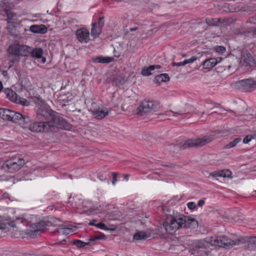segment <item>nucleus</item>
<instances>
[{
    "mask_svg": "<svg viewBox=\"0 0 256 256\" xmlns=\"http://www.w3.org/2000/svg\"><path fill=\"white\" fill-rule=\"evenodd\" d=\"M241 241H229L228 242L223 241H196L192 245L193 254L195 256H209V252L206 250L210 245L220 248L229 249L235 245L239 244ZM244 246L250 250H256V241H242Z\"/></svg>",
    "mask_w": 256,
    "mask_h": 256,
    "instance_id": "nucleus-1",
    "label": "nucleus"
},
{
    "mask_svg": "<svg viewBox=\"0 0 256 256\" xmlns=\"http://www.w3.org/2000/svg\"><path fill=\"white\" fill-rule=\"evenodd\" d=\"M230 134V132L226 130H216L210 134L201 135L198 137L188 139L180 146L181 149H186L189 148H200L210 143L214 139L220 136H225Z\"/></svg>",
    "mask_w": 256,
    "mask_h": 256,
    "instance_id": "nucleus-2",
    "label": "nucleus"
},
{
    "mask_svg": "<svg viewBox=\"0 0 256 256\" xmlns=\"http://www.w3.org/2000/svg\"><path fill=\"white\" fill-rule=\"evenodd\" d=\"M166 230L169 233L180 228H195L198 226V222L194 218L181 215L168 218L163 224Z\"/></svg>",
    "mask_w": 256,
    "mask_h": 256,
    "instance_id": "nucleus-3",
    "label": "nucleus"
},
{
    "mask_svg": "<svg viewBox=\"0 0 256 256\" xmlns=\"http://www.w3.org/2000/svg\"><path fill=\"white\" fill-rule=\"evenodd\" d=\"M159 108V102L157 101L144 100L136 109V114L143 116L146 114H152Z\"/></svg>",
    "mask_w": 256,
    "mask_h": 256,
    "instance_id": "nucleus-4",
    "label": "nucleus"
},
{
    "mask_svg": "<svg viewBox=\"0 0 256 256\" xmlns=\"http://www.w3.org/2000/svg\"><path fill=\"white\" fill-rule=\"evenodd\" d=\"M52 225V222L50 221L42 220L38 222L32 224L30 226V230H28V234L30 238H36L40 234L44 232L47 226Z\"/></svg>",
    "mask_w": 256,
    "mask_h": 256,
    "instance_id": "nucleus-5",
    "label": "nucleus"
},
{
    "mask_svg": "<svg viewBox=\"0 0 256 256\" xmlns=\"http://www.w3.org/2000/svg\"><path fill=\"white\" fill-rule=\"evenodd\" d=\"M56 114L50 108L46 105H42L38 108L37 116L41 120L51 123Z\"/></svg>",
    "mask_w": 256,
    "mask_h": 256,
    "instance_id": "nucleus-6",
    "label": "nucleus"
},
{
    "mask_svg": "<svg viewBox=\"0 0 256 256\" xmlns=\"http://www.w3.org/2000/svg\"><path fill=\"white\" fill-rule=\"evenodd\" d=\"M234 86L244 92L251 91L256 88V80L248 78L236 82Z\"/></svg>",
    "mask_w": 256,
    "mask_h": 256,
    "instance_id": "nucleus-7",
    "label": "nucleus"
},
{
    "mask_svg": "<svg viewBox=\"0 0 256 256\" xmlns=\"http://www.w3.org/2000/svg\"><path fill=\"white\" fill-rule=\"evenodd\" d=\"M8 51L10 54L14 55L27 56L30 54V48L25 45L16 44L10 46Z\"/></svg>",
    "mask_w": 256,
    "mask_h": 256,
    "instance_id": "nucleus-8",
    "label": "nucleus"
},
{
    "mask_svg": "<svg viewBox=\"0 0 256 256\" xmlns=\"http://www.w3.org/2000/svg\"><path fill=\"white\" fill-rule=\"evenodd\" d=\"M52 123L42 120L31 124L28 128L35 132H48L52 130Z\"/></svg>",
    "mask_w": 256,
    "mask_h": 256,
    "instance_id": "nucleus-9",
    "label": "nucleus"
},
{
    "mask_svg": "<svg viewBox=\"0 0 256 256\" xmlns=\"http://www.w3.org/2000/svg\"><path fill=\"white\" fill-rule=\"evenodd\" d=\"M3 92L6 96V98L12 102L22 104L24 106H28L30 104L29 102L26 99L21 98L11 89L5 88Z\"/></svg>",
    "mask_w": 256,
    "mask_h": 256,
    "instance_id": "nucleus-10",
    "label": "nucleus"
},
{
    "mask_svg": "<svg viewBox=\"0 0 256 256\" xmlns=\"http://www.w3.org/2000/svg\"><path fill=\"white\" fill-rule=\"evenodd\" d=\"M51 123L53 124L52 130H54V127L66 130H70L71 127V125L67 121L56 114Z\"/></svg>",
    "mask_w": 256,
    "mask_h": 256,
    "instance_id": "nucleus-11",
    "label": "nucleus"
},
{
    "mask_svg": "<svg viewBox=\"0 0 256 256\" xmlns=\"http://www.w3.org/2000/svg\"><path fill=\"white\" fill-rule=\"evenodd\" d=\"M25 164V162L22 158H20L17 162L12 163L5 162L2 166L3 169H8L10 172H14L19 170Z\"/></svg>",
    "mask_w": 256,
    "mask_h": 256,
    "instance_id": "nucleus-12",
    "label": "nucleus"
},
{
    "mask_svg": "<svg viewBox=\"0 0 256 256\" xmlns=\"http://www.w3.org/2000/svg\"><path fill=\"white\" fill-rule=\"evenodd\" d=\"M254 59L252 56L246 51L242 52L240 64L245 68H249L254 63Z\"/></svg>",
    "mask_w": 256,
    "mask_h": 256,
    "instance_id": "nucleus-13",
    "label": "nucleus"
},
{
    "mask_svg": "<svg viewBox=\"0 0 256 256\" xmlns=\"http://www.w3.org/2000/svg\"><path fill=\"white\" fill-rule=\"evenodd\" d=\"M222 238L226 239V240H232V239H234V240H252L253 239H256V236H246L237 238V236L234 234L230 235V236L226 235H221L216 236L214 240H221Z\"/></svg>",
    "mask_w": 256,
    "mask_h": 256,
    "instance_id": "nucleus-14",
    "label": "nucleus"
},
{
    "mask_svg": "<svg viewBox=\"0 0 256 256\" xmlns=\"http://www.w3.org/2000/svg\"><path fill=\"white\" fill-rule=\"evenodd\" d=\"M78 40L80 42H88L89 41L90 32L86 28H80L76 32Z\"/></svg>",
    "mask_w": 256,
    "mask_h": 256,
    "instance_id": "nucleus-15",
    "label": "nucleus"
},
{
    "mask_svg": "<svg viewBox=\"0 0 256 256\" xmlns=\"http://www.w3.org/2000/svg\"><path fill=\"white\" fill-rule=\"evenodd\" d=\"M12 118L10 120L14 122H20V124L28 123L30 120L29 118L24 116L19 112H16L14 111H12Z\"/></svg>",
    "mask_w": 256,
    "mask_h": 256,
    "instance_id": "nucleus-16",
    "label": "nucleus"
},
{
    "mask_svg": "<svg viewBox=\"0 0 256 256\" xmlns=\"http://www.w3.org/2000/svg\"><path fill=\"white\" fill-rule=\"evenodd\" d=\"M190 106L186 104H180L174 108V110H171V112L175 114L183 115L190 112Z\"/></svg>",
    "mask_w": 256,
    "mask_h": 256,
    "instance_id": "nucleus-17",
    "label": "nucleus"
},
{
    "mask_svg": "<svg viewBox=\"0 0 256 256\" xmlns=\"http://www.w3.org/2000/svg\"><path fill=\"white\" fill-rule=\"evenodd\" d=\"M78 228L76 226H70L66 228H61L54 230L53 233L56 235H68L75 232Z\"/></svg>",
    "mask_w": 256,
    "mask_h": 256,
    "instance_id": "nucleus-18",
    "label": "nucleus"
},
{
    "mask_svg": "<svg viewBox=\"0 0 256 256\" xmlns=\"http://www.w3.org/2000/svg\"><path fill=\"white\" fill-rule=\"evenodd\" d=\"M43 50L41 48H36L32 49L30 48V56L37 58H42V62L45 63L46 62V58L42 57Z\"/></svg>",
    "mask_w": 256,
    "mask_h": 256,
    "instance_id": "nucleus-19",
    "label": "nucleus"
},
{
    "mask_svg": "<svg viewBox=\"0 0 256 256\" xmlns=\"http://www.w3.org/2000/svg\"><path fill=\"white\" fill-rule=\"evenodd\" d=\"M30 30L34 33L43 34L46 32L47 28L44 24H34L30 26Z\"/></svg>",
    "mask_w": 256,
    "mask_h": 256,
    "instance_id": "nucleus-20",
    "label": "nucleus"
},
{
    "mask_svg": "<svg viewBox=\"0 0 256 256\" xmlns=\"http://www.w3.org/2000/svg\"><path fill=\"white\" fill-rule=\"evenodd\" d=\"M114 60V58L110 56H102L94 57L92 58V60L96 63L100 64H108Z\"/></svg>",
    "mask_w": 256,
    "mask_h": 256,
    "instance_id": "nucleus-21",
    "label": "nucleus"
},
{
    "mask_svg": "<svg viewBox=\"0 0 256 256\" xmlns=\"http://www.w3.org/2000/svg\"><path fill=\"white\" fill-rule=\"evenodd\" d=\"M150 238V234L144 231H138L134 236V240H140Z\"/></svg>",
    "mask_w": 256,
    "mask_h": 256,
    "instance_id": "nucleus-22",
    "label": "nucleus"
},
{
    "mask_svg": "<svg viewBox=\"0 0 256 256\" xmlns=\"http://www.w3.org/2000/svg\"><path fill=\"white\" fill-rule=\"evenodd\" d=\"M218 62L216 58H209L206 60L203 63L204 68L206 69H210L214 66Z\"/></svg>",
    "mask_w": 256,
    "mask_h": 256,
    "instance_id": "nucleus-23",
    "label": "nucleus"
},
{
    "mask_svg": "<svg viewBox=\"0 0 256 256\" xmlns=\"http://www.w3.org/2000/svg\"><path fill=\"white\" fill-rule=\"evenodd\" d=\"M102 106V105L98 100L96 101L94 100H92L90 108L93 114L94 113H96L98 110H101Z\"/></svg>",
    "mask_w": 256,
    "mask_h": 256,
    "instance_id": "nucleus-24",
    "label": "nucleus"
},
{
    "mask_svg": "<svg viewBox=\"0 0 256 256\" xmlns=\"http://www.w3.org/2000/svg\"><path fill=\"white\" fill-rule=\"evenodd\" d=\"M108 111L104 110L102 107H101V110H98L96 113H94L93 115L95 116V118L98 120H102L106 116L108 115Z\"/></svg>",
    "mask_w": 256,
    "mask_h": 256,
    "instance_id": "nucleus-25",
    "label": "nucleus"
},
{
    "mask_svg": "<svg viewBox=\"0 0 256 256\" xmlns=\"http://www.w3.org/2000/svg\"><path fill=\"white\" fill-rule=\"evenodd\" d=\"M170 80V78L167 74H162L155 77L156 82L160 84L162 82H166Z\"/></svg>",
    "mask_w": 256,
    "mask_h": 256,
    "instance_id": "nucleus-26",
    "label": "nucleus"
},
{
    "mask_svg": "<svg viewBox=\"0 0 256 256\" xmlns=\"http://www.w3.org/2000/svg\"><path fill=\"white\" fill-rule=\"evenodd\" d=\"M96 23L92 24V28L91 30V35L94 38H98L102 30L100 28H96Z\"/></svg>",
    "mask_w": 256,
    "mask_h": 256,
    "instance_id": "nucleus-27",
    "label": "nucleus"
},
{
    "mask_svg": "<svg viewBox=\"0 0 256 256\" xmlns=\"http://www.w3.org/2000/svg\"><path fill=\"white\" fill-rule=\"evenodd\" d=\"M154 70V66H150L148 68L144 67L141 72V74L144 76H148L152 74L151 72Z\"/></svg>",
    "mask_w": 256,
    "mask_h": 256,
    "instance_id": "nucleus-28",
    "label": "nucleus"
},
{
    "mask_svg": "<svg viewBox=\"0 0 256 256\" xmlns=\"http://www.w3.org/2000/svg\"><path fill=\"white\" fill-rule=\"evenodd\" d=\"M4 15L6 16L8 18L7 21L8 23H12V18L16 16V14H14L12 12L8 10H6L4 11Z\"/></svg>",
    "mask_w": 256,
    "mask_h": 256,
    "instance_id": "nucleus-29",
    "label": "nucleus"
},
{
    "mask_svg": "<svg viewBox=\"0 0 256 256\" xmlns=\"http://www.w3.org/2000/svg\"><path fill=\"white\" fill-rule=\"evenodd\" d=\"M206 23L210 26H216L220 22V18H206Z\"/></svg>",
    "mask_w": 256,
    "mask_h": 256,
    "instance_id": "nucleus-30",
    "label": "nucleus"
},
{
    "mask_svg": "<svg viewBox=\"0 0 256 256\" xmlns=\"http://www.w3.org/2000/svg\"><path fill=\"white\" fill-rule=\"evenodd\" d=\"M125 82V78L122 76H116L112 80V83L116 86L120 84H123Z\"/></svg>",
    "mask_w": 256,
    "mask_h": 256,
    "instance_id": "nucleus-31",
    "label": "nucleus"
},
{
    "mask_svg": "<svg viewBox=\"0 0 256 256\" xmlns=\"http://www.w3.org/2000/svg\"><path fill=\"white\" fill-rule=\"evenodd\" d=\"M242 139L240 138H236V139H234V140H233L231 142H230L228 144L226 145L225 146V148H233L234 146H235L237 144H238V142H240V141H241Z\"/></svg>",
    "mask_w": 256,
    "mask_h": 256,
    "instance_id": "nucleus-32",
    "label": "nucleus"
},
{
    "mask_svg": "<svg viewBox=\"0 0 256 256\" xmlns=\"http://www.w3.org/2000/svg\"><path fill=\"white\" fill-rule=\"evenodd\" d=\"M232 174V172L228 169L220 170V176L230 178Z\"/></svg>",
    "mask_w": 256,
    "mask_h": 256,
    "instance_id": "nucleus-33",
    "label": "nucleus"
},
{
    "mask_svg": "<svg viewBox=\"0 0 256 256\" xmlns=\"http://www.w3.org/2000/svg\"><path fill=\"white\" fill-rule=\"evenodd\" d=\"M72 244L73 245H75L78 247L81 248L86 246L90 245V243L89 242H85L83 241H73Z\"/></svg>",
    "mask_w": 256,
    "mask_h": 256,
    "instance_id": "nucleus-34",
    "label": "nucleus"
},
{
    "mask_svg": "<svg viewBox=\"0 0 256 256\" xmlns=\"http://www.w3.org/2000/svg\"><path fill=\"white\" fill-rule=\"evenodd\" d=\"M214 49L216 52L218 54H223L226 50V48L221 46H217L214 47Z\"/></svg>",
    "mask_w": 256,
    "mask_h": 256,
    "instance_id": "nucleus-35",
    "label": "nucleus"
},
{
    "mask_svg": "<svg viewBox=\"0 0 256 256\" xmlns=\"http://www.w3.org/2000/svg\"><path fill=\"white\" fill-rule=\"evenodd\" d=\"M256 138V134L246 136L243 140L244 144H248L252 139Z\"/></svg>",
    "mask_w": 256,
    "mask_h": 256,
    "instance_id": "nucleus-36",
    "label": "nucleus"
},
{
    "mask_svg": "<svg viewBox=\"0 0 256 256\" xmlns=\"http://www.w3.org/2000/svg\"><path fill=\"white\" fill-rule=\"evenodd\" d=\"M12 110H8V109L6 110V114H5L6 116H5V120H10V118H12L11 115H12Z\"/></svg>",
    "mask_w": 256,
    "mask_h": 256,
    "instance_id": "nucleus-37",
    "label": "nucleus"
},
{
    "mask_svg": "<svg viewBox=\"0 0 256 256\" xmlns=\"http://www.w3.org/2000/svg\"><path fill=\"white\" fill-rule=\"evenodd\" d=\"M196 59H197V58L196 56H192L189 59H186V60H184V63H185L186 64H189V63H192V62H194L195 60H196Z\"/></svg>",
    "mask_w": 256,
    "mask_h": 256,
    "instance_id": "nucleus-38",
    "label": "nucleus"
},
{
    "mask_svg": "<svg viewBox=\"0 0 256 256\" xmlns=\"http://www.w3.org/2000/svg\"><path fill=\"white\" fill-rule=\"evenodd\" d=\"M6 110V108H0V118L4 120H5Z\"/></svg>",
    "mask_w": 256,
    "mask_h": 256,
    "instance_id": "nucleus-39",
    "label": "nucleus"
},
{
    "mask_svg": "<svg viewBox=\"0 0 256 256\" xmlns=\"http://www.w3.org/2000/svg\"><path fill=\"white\" fill-rule=\"evenodd\" d=\"M226 61L227 60H226L224 62L225 64L224 66V70H229L230 68L232 66V64H229V62H226Z\"/></svg>",
    "mask_w": 256,
    "mask_h": 256,
    "instance_id": "nucleus-40",
    "label": "nucleus"
},
{
    "mask_svg": "<svg viewBox=\"0 0 256 256\" xmlns=\"http://www.w3.org/2000/svg\"><path fill=\"white\" fill-rule=\"evenodd\" d=\"M104 17L100 18L98 22V28H100L102 30V28L104 26Z\"/></svg>",
    "mask_w": 256,
    "mask_h": 256,
    "instance_id": "nucleus-41",
    "label": "nucleus"
},
{
    "mask_svg": "<svg viewBox=\"0 0 256 256\" xmlns=\"http://www.w3.org/2000/svg\"><path fill=\"white\" fill-rule=\"evenodd\" d=\"M188 207L190 210H194L196 207V204L194 202H189L188 204Z\"/></svg>",
    "mask_w": 256,
    "mask_h": 256,
    "instance_id": "nucleus-42",
    "label": "nucleus"
},
{
    "mask_svg": "<svg viewBox=\"0 0 256 256\" xmlns=\"http://www.w3.org/2000/svg\"><path fill=\"white\" fill-rule=\"evenodd\" d=\"M186 65V64L184 63V60L182 62H173L172 63V66H184Z\"/></svg>",
    "mask_w": 256,
    "mask_h": 256,
    "instance_id": "nucleus-43",
    "label": "nucleus"
},
{
    "mask_svg": "<svg viewBox=\"0 0 256 256\" xmlns=\"http://www.w3.org/2000/svg\"><path fill=\"white\" fill-rule=\"evenodd\" d=\"M210 176H211L213 177H214V178L220 176V170L215 171V172H210Z\"/></svg>",
    "mask_w": 256,
    "mask_h": 256,
    "instance_id": "nucleus-44",
    "label": "nucleus"
},
{
    "mask_svg": "<svg viewBox=\"0 0 256 256\" xmlns=\"http://www.w3.org/2000/svg\"><path fill=\"white\" fill-rule=\"evenodd\" d=\"M117 181V174L116 172L112 173V183L114 184Z\"/></svg>",
    "mask_w": 256,
    "mask_h": 256,
    "instance_id": "nucleus-45",
    "label": "nucleus"
},
{
    "mask_svg": "<svg viewBox=\"0 0 256 256\" xmlns=\"http://www.w3.org/2000/svg\"><path fill=\"white\" fill-rule=\"evenodd\" d=\"M96 226L101 229H106V226L102 223H98Z\"/></svg>",
    "mask_w": 256,
    "mask_h": 256,
    "instance_id": "nucleus-46",
    "label": "nucleus"
},
{
    "mask_svg": "<svg viewBox=\"0 0 256 256\" xmlns=\"http://www.w3.org/2000/svg\"><path fill=\"white\" fill-rule=\"evenodd\" d=\"M6 224L0 222V230H6Z\"/></svg>",
    "mask_w": 256,
    "mask_h": 256,
    "instance_id": "nucleus-47",
    "label": "nucleus"
},
{
    "mask_svg": "<svg viewBox=\"0 0 256 256\" xmlns=\"http://www.w3.org/2000/svg\"><path fill=\"white\" fill-rule=\"evenodd\" d=\"M250 22H252V23H254V24H256V15L252 17L250 20Z\"/></svg>",
    "mask_w": 256,
    "mask_h": 256,
    "instance_id": "nucleus-48",
    "label": "nucleus"
},
{
    "mask_svg": "<svg viewBox=\"0 0 256 256\" xmlns=\"http://www.w3.org/2000/svg\"><path fill=\"white\" fill-rule=\"evenodd\" d=\"M98 178H99L100 180L102 181V180H106V176H104L102 174H101V175H99L98 176Z\"/></svg>",
    "mask_w": 256,
    "mask_h": 256,
    "instance_id": "nucleus-49",
    "label": "nucleus"
},
{
    "mask_svg": "<svg viewBox=\"0 0 256 256\" xmlns=\"http://www.w3.org/2000/svg\"><path fill=\"white\" fill-rule=\"evenodd\" d=\"M8 224L10 226L12 227V228L16 227V224L14 221H12V222H8Z\"/></svg>",
    "mask_w": 256,
    "mask_h": 256,
    "instance_id": "nucleus-50",
    "label": "nucleus"
},
{
    "mask_svg": "<svg viewBox=\"0 0 256 256\" xmlns=\"http://www.w3.org/2000/svg\"><path fill=\"white\" fill-rule=\"evenodd\" d=\"M204 204V200H200L198 202V206H202Z\"/></svg>",
    "mask_w": 256,
    "mask_h": 256,
    "instance_id": "nucleus-51",
    "label": "nucleus"
},
{
    "mask_svg": "<svg viewBox=\"0 0 256 256\" xmlns=\"http://www.w3.org/2000/svg\"><path fill=\"white\" fill-rule=\"evenodd\" d=\"M96 222V220H93L92 221L90 222L89 224L90 225V226H96V224H95L94 222Z\"/></svg>",
    "mask_w": 256,
    "mask_h": 256,
    "instance_id": "nucleus-52",
    "label": "nucleus"
},
{
    "mask_svg": "<svg viewBox=\"0 0 256 256\" xmlns=\"http://www.w3.org/2000/svg\"><path fill=\"white\" fill-rule=\"evenodd\" d=\"M154 66V70L156 68L160 69L161 68V66L160 65H153Z\"/></svg>",
    "mask_w": 256,
    "mask_h": 256,
    "instance_id": "nucleus-53",
    "label": "nucleus"
},
{
    "mask_svg": "<svg viewBox=\"0 0 256 256\" xmlns=\"http://www.w3.org/2000/svg\"><path fill=\"white\" fill-rule=\"evenodd\" d=\"M22 222L26 224H28V221L26 220L25 219H22Z\"/></svg>",
    "mask_w": 256,
    "mask_h": 256,
    "instance_id": "nucleus-54",
    "label": "nucleus"
},
{
    "mask_svg": "<svg viewBox=\"0 0 256 256\" xmlns=\"http://www.w3.org/2000/svg\"><path fill=\"white\" fill-rule=\"evenodd\" d=\"M130 176V174H126L124 175V178L126 179V180H128V177Z\"/></svg>",
    "mask_w": 256,
    "mask_h": 256,
    "instance_id": "nucleus-55",
    "label": "nucleus"
},
{
    "mask_svg": "<svg viewBox=\"0 0 256 256\" xmlns=\"http://www.w3.org/2000/svg\"><path fill=\"white\" fill-rule=\"evenodd\" d=\"M137 29H138V28H130V30L131 32L135 31V30H136Z\"/></svg>",
    "mask_w": 256,
    "mask_h": 256,
    "instance_id": "nucleus-56",
    "label": "nucleus"
},
{
    "mask_svg": "<svg viewBox=\"0 0 256 256\" xmlns=\"http://www.w3.org/2000/svg\"><path fill=\"white\" fill-rule=\"evenodd\" d=\"M3 88L2 82L0 81V92Z\"/></svg>",
    "mask_w": 256,
    "mask_h": 256,
    "instance_id": "nucleus-57",
    "label": "nucleus"
},
{
    "mask_svg": "<svg viewBox=\"0 0 256 256\" xmlns=\"http://www.w3.org/2000/svg\"><path fill=\"white\" fill-rule=\"evenodd\" d=\"M98 238H88L87 240H98Z\"/></svg>",
    "mask_w": 256,
    "mask_h": 256,
    "instance_id": "nucleus-58",
    "label": "nucleus"
},
{
    "mask_svg": "<svg viewBox=\"0 0 256 256\" xmlns=\"http://www.w3.org/2000/svg\"><path fill=\"white\" fill-rule=\"evenodd\" d=\"M2 74H3L4 76H6L8 72L4 70V71H3Z\"/></svg>",
    "mask_w": 256,
    "mask_h": 256,
    "instance_id": "nucleus-59",
    "label": "nucleus"
},
{
    "mask_svg": "<svg viewBox=\"0 0 256 256\" xmlns=\"http://www.w3.org/2000/svg\"><path fill=\"white\" fill-rule=\"evenodd\" d=\"M252 170L256 171V166L254 167Z\"/></svg>",
    "mask_w": 256,
    "mask_h": 256,
    "instance_id": "nucleus-60",
    "label": "nucleus"
},
{
    "mask_svg": "<svg viewBox=\"0 0 256 256\" xmlns=\"http://www.w3.org/2000/svg\"><path fill=\"white\" fill-rule=\"evenodd\" d=\"M182 56H186V54H183V55H182Z\"/></svg>",
    "mask_w": 256,
    "mask_h": 256,
    "instance_id": "nucleus-61",
    "label": "nucleus"
},
{
    "mask_svg": "<svg viewBox=\"0 0 256 256\" xmlns=\"http://www.w3.org/2000/svg\"><path fill=\"white\" fill-rule=\"evenodd\" d=\"M107 182H108V183H109V180H107Z\"/></svg>",
    "mask_w": 256,
    "mask_h": 256,
    "instance_id": "nucleus-62",
    "label": "nucleus"
},
{
    "mask_svg": "<svg viewBox=\"0 0 256 256\" xmlns=\"http://www.w3.org/2000/svg\"><path fill=\"white\" fill-rule=\"evenodd\" d=\"M255 34H256V32Z\"/></svg>",
    "mask_w": 256,
    "mask_h": 256,
    "instance_id": "nucleus-63",
    "label": "nucleus"
},
{
    "mask_svg": "<svg viewBox=\"0 0 256 256\" xmlns=\"http://www.w3.org/2000/svg\"><path fill=\"white\" fill-rule=\"evenodd\" d=\"M255 192H256V191Z\"/></svg>",
    "mask_w": 256,
    "mask_h": 256,
    "instance_id": "nucleus-64",
    "label": "nucleus"
}]
</instances>
